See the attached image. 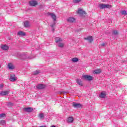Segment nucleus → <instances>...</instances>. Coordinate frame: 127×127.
I'll return each instance as SVG.
<instances>
[{
	"label": "nucleus",
	"instance_id": "nucleus-1",
	"mask_svg": "<svg viewBox=\"0 0 127 127\" xmlns=\"http://www.w3.org/2000/svg\"><path fill=\"white\" fill-rule=\"evenodd\" d=\"M77 14H79L80 16H82L83 14H86V12H85L83 9L79 8L78 10L76 11Z\"/></svg>",
	"mask_w": 127,
	"mask_h": 127
},
{
	"label": "nucleus",
	"instance_id": "nucleus-2",
	"mask_svg": "<svg viewBox=\"0 0 127 127\" xmlns=\"http://www.w3.org/2000/svg\"><path fill=\"white\" fill-rule=\"evenodd\" d=\"M82 77H83L84 79H85V80H87L88 81H92V80H93V76L91 75H84L82 76Z\"/></svg>",
	"mask_w": 127,
	"mask_h": 127
},
{
	"label": "nucleus",
	"instance_id": "nucleus-3",
	"mask_svg": "<svg viewBox=\"0 0 127 127\" xmlns=\"http://www.w3.org/2000/svg\"><path fill=\"white\" fill-rule=\"evenodd\" d=\"M29 4L30 6H35V5H37V4H38V2H37V1L35 0H33L29 1Z\"/></svg>",
	"mask_w": 127,
	"mask_h": 127
},
{
	"label": "nucleus",
	"instance_id": "nucleus-4",
	"mask_svg": "<svg viewBox=\"0 0 127 127\" xmlns=\"http://www.w3.org/2000/svg\"><path fill=\"white\" fill-rule=\"evenodd\" d=\"M9 94V90L7 91H1L0 92V96H7Z\"/></svg>",
	"mask_w": 127,
	"mask_h": 127
},
{
	"label": "nucleus",
	"instance_id": "nucleus-5",
	"mask_svg": "<svg viewBox=\"0 0 127 127\" xmlns=\"http://www.w3.org/2000/svg\"><path fill=\"white\" fill-rule=\"evenodd\" d=\"M10 76V81H11V82H14V81H16L17 78L16 77H15V75H14V74H11Z\"/></svg>",
	"mask_w": 127,
	"mask_h": 127
},
{
	"label": "nucleus",
	"instance_id": "nucleus-6",
	"mask_svg": "<svg viewBox=\"0 0 127 127\" xmlns=\"http://www.w3.org/2000/svg\"><path fill=\"white\" fill-rule=\"evenodd\" d=\"M72 107L73 108H82V105L80 103H77L76 102H73L72 103Z\"/></svg>",
	"mask_w": 127,
	"mask_h": 127
},
{
	"label": "nucleus",
	"instance_id": "nucleus-7",
	"mask_svg": "<svg viewBox=\"0 0 127 127\" xmlns=\"http://www.w3.org/2000/svg\"><path fill=\"white\" fill-rule=\"evenodd\" d=\"M49 15H50L51 17H52L54 21H56V19H57V18L56 17V15H55V14L53 13H49Z\"/></svg>",
	"mask_w": 127,
	"mask_h": 127
},
{
	"label": "nucleus",
	"instance_id": "nucleus-8",
	"mask_svg": "<svg viewBox=\"0 0 127 127\" xmlns=\"http://www.w3.org/2000/svg\"><path fill=\"white\" fill-rule=\"evenodd\" d=\"M74 122V118L72 117H69L67 119V123L72 124Z\"/></svg>",
	"mask_w": 127,
	"mask_h": 127
},
{
	"label": "nucleus",
	"instance_id": "nucleus-9",
	"mask_svg": "<svg viewBox=\"0 0 127 127\" xmlns=\"http://www.w3.org/2000/svg\"><path fill=\"white\" fill-rule=\"evenodd\" d=\"M84 39L85 40H88V42L89 43H92V42H93V37H92V36H89L86 38H84Z\"/></svg>",
	"mask_w": 127,
	"mask_h": 127
},
{
	"label": "nucleus",
	"instance_id": "nucleus-10",
	"mask_svg": "<svg viewBox=\"0 0 127 127\" xmlns=\"http://www.w3.org/2000/svg\"><path fill=\"white\" fill-rule=\"evenodd\" d=\"M0 48L2 50H8V46L6 45H1Z\"/></svg>",
	"mask_w": 127,
	"mask_h": 127
},
{
	"label": "nucleus",
	"instance_id": "nucleus-11",
	"mask_svg": "<svg viewBox=\"0 0 127 127\" xmlns=\"http://www.w3.org/2000/svg\"><path fill=\"white\" fill-rule=\"evenodd\" d=\"M46 86L44 84H38L36 86L37 89H39L40 90H41L42 89H44L45 88Z\"/></svg>",
	"mask_w": 127,
	"mask_h": 127
},
{
	"label": "nucleus",
	"instance_id": "nucleus-12",
	"mask_svg": "<svg viewBox=\"0 0 127 127\" xmlns=\"http://www.w3.org/2000/svg\"><path fill=\"white\" fill-rule=\"evenodd\" d=\"M75 18L73 17H69L67 19L68 22H75Z\"/></svg>",
	"mask_w": 127,
	"mask_h": 127
},
{
	"label": "nucleus",
	"instance_id": "nucleus-13",
	"mask_svg": "<svg viewBox=\"0 0 127 127\" xmlns=\"http://www.w3.org/2000/svg\"><path fill=\"white\" fill-rule=\"evenodd\" d=\"M106 96H107V93L106 92L103 91L101 93L100 95H99L100 98H106Z\"/></svg>",
	"mask_w": 127,
	"mask_h": 127
},
{
	"label": "nucleus",
	"instance_id": "nucleus-14",
	"mask_svg": "<svg viewBox=\"0 0 127 127\" xmlns=\"http://www.w3.org/2000/svg\"><path fill=\"white\" fill-rule=\"evenodd\" d=\"M24 111H25V112H27L28 113H30V112H32V111H33V109H32L30 107L25 108L24 109Z\"/></svg>",
	"mask_w": 127,
	"mask_h": 127
},
{
	"label": "nucleus",
	"instance_id": "nucleus-15",
	"mask_svg": "<svg viewBox=\"0 0 127 127\" xmlns=\"http://www.w3.org/2000/svg\"><path fill=\"white\" fill-rule=\"evenodd\" d=\"M55 40L57 43H58V42H62V41H63V40L60 37H56Z\"/></svg>",
	"mask_w": 127,
	"mask_h": 127
},
{
	"label": "nucleus",
	"instance_id": "nucleus-16",
	"mask_svg": "<svg viewBox=\"0 0 127 127\" xmlns=\"http://www.w3.org/2000/svg\"><path fill=\"white\" fill-rule=\"evenodd\" d=\"M8 68L10 70H12L13 69H14V66H13V64H8Z\"/></svg>",
	"mask_w": 127,
	"mask_h": 127
},
{
	"label": "nucleus",
	"instance_id": "nucleus-17",
	"mask_svg": "<svg viewBox=\"0 0 127 127\" xmlns=\"http://www.w3.org/2000/svg\"><path fill=\"white\" fill-rule=\"evenodd\" d=\"M102 72L101 69H97L94 70V74H100V73Z\"/></svg>",
	"mask_w": 127,
	"mask_h": 127
},
{
	"label": "nucleus",
	"instance_id": "nucleus-18",
	"mask_svg": "<svg viewBox=\"0 0 127 127\" xmlns=\"http://www.w3.org/2000/svg\"><path fill=\"white\" fill-rule=\"evenodd\" d=\"M64 43L60 42L58 44V47H60V48H63V47H64Z\"/></svg>",
	"mask_w": 127,
	"mask_h": 127
},
{
	"label": "nucleus",
	"instance_id": "nucleus-19",
	"mask_svg": "<svg viewBox=\"0 0 127 127\" xmlns=\"http://www.w3.org/2000/svg\"><path fill=\"white\" fill-rule=\"evenodd\" d=\"M71 61L75 63V62H78L79 61V59L78 58H73L71 59Z\"/></svg>",
	"mask_w": 127,
	"mask_h": 127
},
{
	"label": "nucleus",
	"instance_id": "nucleus-20",
	"mask_svg": "<svg viewBox=\"0 0 127 127\" xmlns=\"http://www.w3.org/2000/svg\"><path fill=\"white\" fill-rule=\"evenodd\" d=\"M76 82L77 84H79L80 86H83V83L82 82V81L80 79H77L76 80Z\"/></svg>",
	"mask_w": 127,
	"mask_h": 127
},
{
	"label": "nucleus",
	"instance_id": "nucleus-21",
	"mask_svg": "<svg viewBox=\"0 0 127 127\" xmlns=\"http://www.w3.org/2000/svg\"><path fill=\"white\" fill-rule=\"evenodd\" d=\"M24 26L25 27H30V24H29V22L28 21L25 22Z\"/></svg>",
	"mask_w": 127,
	"mask_h": 127
},
{
	"label": "nucleus",
	"instance_id": "nucleus-22",
	"mask_svg": "<svg viewBox=\"0 0 127 127\" xmlns=\"http://www.w3.org/2000/svg\"><path fill=\"white\" fill-rule=\"evenodd\" d=\"M18 35H20V36H25V33L22 31H20L18 32Z\"/></svg>",
	"mask_w": 127,
	"mask_h": 127
},
{
	"label": "nucleus",
	"instance_id": "nucleus-23",
	"mask_svg": "<svg viewBox=\"0 0 127 127\" xmlns=\"http://www.w3.org/2000/svg\"><path fill=\"white\" fill-rule=\"evenodd\" d=\"M100 8L103 9V8H106V4L101 3L99 4Z\"/></svg>",
	"mask_w": 127,
	"mask_h": 127
},
{
	"label": "nucleus",
	"instance_id": "nucleus-24",
	"mask_svg": "<svg viewBox=\"0 0 127 127\" xmlns=\"http://www.w3.org/2000/svg\"><path fill=\"white\" fill-rule=\"evenodd\" d=\"M39 117L40 119H44V114L43 113H40L39 115Z\"/></svg>",
	"mask_w": 127,
	"mask_h": 127
},
{
	"label": "nucleus",
	"instance_id": "nucleus-25",
	"mask_svg": "<svg viewBox=\"0 0 127 127\" xmlns=\"http://www.w3.org/2000/svg\"><path fill=\"white\" fill-rule=\"evenodd\" d=\"M113 34H114L115 35H118L119 34V32L118 30H115L113 31Z\"/></svg>",
	"mask_w": 127,
	"mask_h": 127
},
{
	"label": "nucleus",
	"instance_id": "nucleus-26",
	"mask_svg": "<svg viewBox=\"0 0 127 127\" xmlns=\"http://www.w3.org/2000/svg\"><path fill=\"white\" fill-rule=\"evenodd\" d=\"M112 5H110V4L105 5V8H112Z\"/></svg>",
	"mask_w": 127,
	"mask_h": 127
},
{
	"label": "nucleus",
	"instance_id": "nucleus-27",
	"mask_svg": "<svg viewBox=\"0 0 127 127\" xmlns=\"http://www.w3.org/2000/svg\"><path fill=\"white\" fill-rule=\"evenodd\" d=\"M121 13L123 14V15H127V12L126 10H123L121 12Z\"/></svg>",
	"mask_w": 127,
	"mask_h": 127
},
{
	"label": "nucleus",
	"instance_id": "nucleus-28",
	"mask_svg": "<svg viewBox=\"0 0 127 127\" xmlns=\"http://www.w3.org/2000/svg\"><path fill=\"white\" fill-rule=\"evenodd\" d=\"M2 118H5V114L2 113L0 114V119H2Z\"/></svg>",
	"mask_w": 127,
	"mask_h": 127
},
{
	"label": "nucleus",
	"instance_id": "nucleus-29",
	"mask_svg": "<svg viewBox=\"0 0 127 127\" xmlns=\"http://www.w3.org/2000/svg\"><path fill=\"white\" fill-rule=\"evenodd\" d=\"M5 124V121L4 120L0 121V125H2V126H4V125Z\"/></svg>",
	"mask_w": 127,
	"mask_h": 127
},
{
	"label": "nucleus",
	"instance_id": "nucleus-30",
	"mask_svg": "<svg viewBox=\"0 0 127 127\" xmlns=\"http://www.w3.org/2000/svg\"><path fill=\"white\" fill-rule=\"evenodd\" d=\"M81 0H73V1L74 3H78V2H80Z\"/></svg>",
	"mask_w": 127,
	"mask_h": 127
},
{
	"label": "nucleus",
	"instance_id": "nucleus-31",
	"mask_svg": "<svg viewBox=\"0 0 127 127\" xmlns=\"http://www.w3.org/2000/svg\"><path fill=\"white\" fill-rule=\"evenodd\" d=\"M39 73V71L36 70V71H34L33 73V74L34 75H37V74H38Z\"/></svg>",
	"mask_w": 127,
	"mask_h": 127
},
{
	"label": "nucleus",
	"instance_id": "nucleus-32",
	"mask_svg": "<svg viewBox=\"0 0 127 127\" xmlns=\"http://www.w3.org/2000/svg\"><path fill=\"white\" fill-rule=\"evenodd\" d=\"M2 88H3V84H0V90H2Z\"/></svg>",
	"mask_w": 127,
	"mask_h": 127
},
{
	"label": "nucleus",
	"instance_id": "nucleus-33",
	"mask_svg": "<svg viewBox=\"0 0 127 127\" xmlns=\"http://www.w3.org/2000/svg\"><path fill=\"white\" fill-rule=\"evenodd\" d=\"M55 24H56V23L54 22V23L52 24H51V25H50V26H51L52 28H53V27H54V26L55 25Z\"/></svg>",
	"mask_w": 127,
	"mask_h": 127
},
{
	"label": "nucleus",
	"instance_id": "nucleus-34",
	"mask_svg": "<svg viewBox=\"0 0 127 127\" xmlns=\"http://www.w3.org/2000/svg\"><path fill=\"white\" fill-rule=\"evenodd\" d=\"M101 46L105 47L107 46V44L106 43H103L101 44Z\"/></svg>",
	"mask_w": 127,
	"mask_h": 127
},
{
	"label": "nucleus",
	"instance_id": "nucleus-35",
	"mask_svg": "<svg viewBox=\"0 0 127 127\" xmlns=\"http://www.w3.org/2000/svg\"><path fill=\"white\" fill-rule=\"evenodd\" d=\"M51 127H56L55 126H52Z\"/></svg>",
	"mask_w": 127,
	"mask_h": 127
},
{
	"label": "nucleus",
	"instance_id": "nucleus-36",
	"mask_svg": "<svg viewBox=\"0 0 127 127\" xmlns=\"http://www.w3.org/2000/svg\"><path fill=\"white\" fill-rule=\"evenodd\" d=\"M52 30H53V31H54V28H53V29H52Z\"/></svg>",
	"mask_w": 127,
	"mask_h": 127
}]
</instances>
